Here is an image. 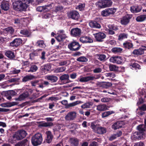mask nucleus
<instances>
[{
  "instance_id": "6e6552de",
  "label": "nucleus",
  "mask_w": 146,
  "mask_h": 146,
  "mask_svg": "<svg viewBox=\"0 0 146 146\" xmlns=\"http://www.w3.org/2000/svg\"><path fill=\"white\" fill-rule=\"evenodd\" d=\"M82 33L81 29L78 27L73 28L71 29L70 34L72 36L75 37H80Z\"/></svg>"
},
{
  "instance_id": "bf43d9fd",
  "label": "nucleus",
  "mask_w": 146,
  "mask_h": 146,
  "mask_svg": "<svg viewBox=\"0 0 146 146\" xmlns=\"http://www.w3.org/2000/svg\"><path fill=\"white\" fill-rule=\"evenodd\" d=\"M48 96L46 94H45L43 96H41L40 98H38V99L35 100V102H43V98H44Z\"/></svg>"
},
{
  "instance_id": "de8ad7c7",
  "label": "nucleus",
  "mask_w": 146,
  "mask_h": 146,
  "mask_svg": "<svg viewBox=\"0 0 146 146\" xmlns=\"http://www.w3.org/2000/svg\"><path fill=\"white\" fill-rule=\"evenodd\" d=\"M139 55H141L144 53V51L146 50V46H142L138 49H137Z\"/></svg>"
},
{
  "instance_id": "a878e982",
  "label": "nucleus",
  "mask_w": 146,
  "mask_h": 146,
  "mask_svg": "<svg viewBox=\"0 0 146 146\" xmlns=\"http://www.w3.org/2000/svg\"><path fill=\"white\" fill-rule=\"evenodd\" d=\"M70 142L73 146H78L79 145L78 139L76 138H71L70 139Z\"/></svg>"
},
{
  "instance_id": "7ed1b4c3",
  "label": "nucleus",
  "mask_w": 146,
  "mask_h": 146,
  "mask_svg": "<svg viewBox=\"0 0 146 146\" xmlns=\"http://www.w3.org/2000/svg\"><path fill=\"white\" fill-rule=\"evenodd\" d=\"M42 140V135L40 133L35 134L31 138L32 144L34 146H37L40 145Z\"/></svg>"
},
{
  "instance_id": "e433bc0d",
  "label": "nucleus",
  "mask_w": 146,
  "mask_h": 146,
  "mask_svg": "<svg viewBox=\"0 0 146 146\" xmlns=\"http://www.w3.org/2000/svg\"><path fill=\"white\" fill-rule=\"evenodd\" d=\"M97 58L101 61H105L106 60V56L105 54H97L96 55Z\"/></svg>"
},
{
  "instance_id": "393cba45",
  "label": "nucleus",
  "mask_w": 146,
  "mask_h": 146,
  "mask_svg": "<svg viewBox=\"0 0 146 146\" xmlns=\"http://www.w3.org/2000/svg\"><path fill=\"white\" fill-rule=\"evenodd\" d=\"M95 78L94 77L91 76H88L85 77H82L80 79H78L79 81L81 82H85L89 81L90 80H93Z\"/></svg>"
},
{
  "instance_id": "4be33fe9",
  "label": "nucleus",
  "mask_w": 146,
  "mask_h": 146,
  "mask_svg": "<svg viewBox=\"0 0 146 146\" xmlns=\"http://www.w3.org/2000/svg\"><path fill=\"white\" fill-rule=\"evenodd\" d=\"M50 5H45L44 6L38 7L36 8V10L39 12L43 11L46 12L49 11L50 9L48 8L50 7Z\"/></svg>"
},
{
  "instance_id": "864d4df0",
  "label": "nucleus",
  "mask_w": 146,
  "mask_h": 146,
  "mask_svg": "<svg viewBox=\"0 0 146 146\" xmlns=\"http://www.w3.org/2000/svg\"><path fill=\"white\" fill-rule=\"evenodd\" d=\"M5 31L7 32L8 33L11 34H13L14 32V29L12 27H9L5 28Z\"/></svg>"
},
{
  "instance_id": "58836bf2",
  "label": "nucleus",
  "mask_w": 146,
  "mask_h": 146,
  "mask_svg": "<svg viewBox=\"0 0 146 146\" xmlns=\"http://www.w3.org/2000/svg\"><path fill=\"white\" fill-rule=\"evenodd\" d=\"M83 102L81 101H77L72 103H70L66 105V108H69L71 107L74 106L79 104L82 103Z\"/></svg>"
},
{
  "instance_id": "ea45409f",
  "label": "nucleus",
  "mask_w": 146,
  "mask_h": 146,
  "mask_svg": "<svg viewBox=\"0 0 146 146\" xmlns=\"http://www.w3.org/2000/svg\"><path fill=\"white\" fill-rule=\"evenodd\" d=\"M53 125V123L52 122H40L39 124L40 127H47L52 126Z\"/></svg>"
},
{
  "instance_id": "4468645a",
  "label": "nucleus",
  "mask_w": 146,
  "mask_h": 146,
  "mask_svg": "<svg viewBox=\"0 0 146 146\" xmlns=\"http://www.w3.org/2000/svg\"><path fill=\"white\" fill-rule=\"evenodd\" d=\"M22 40L20 38H17L15 39L10 43V45L13 47H17L22 43Z\"/></svg>"
},
{
  "instance_id": "aec40b11",
  "label": "nucleus",
  "mask_w": 146,
  "mask_h": 146,
  "mask_svg": "<svg viewBox=\"0 0 146 146\" xmlns=\"http://www.w3.org/2000/svg\"><path fill=\"white\" fill-rule=\"evenodd\" d=\"M89 25L91 28H100L101 27L100 24L95 20H92L89 23Z\"/></svg>"
},
{
  "instance_id": "a19ab883",
  "label": "nucleus",
  "mask_w": 146,
  "mask_h": 146,
  "mask_svg": "<svg viewBox=\"0 0 146 146\" xmlns=\"http://www.w3.org/2000/svg\"><path fill=\"white\" fill-rule=\"evenodd\" d=\"M63 7L60 5L56 6L54 7V11L56 13H60L63 11Z\"/></svg>"
},
{
  "instance_id": "c85d7f7f",
  "label": "nucleus",
  "mask_w": 146,
  "mask_h": 146,
  "mask_svg": "<svg viewBox=\"0 0 146 146\" xmlns=\"http://www.w3.org/2000/svg\"><path fill=\"white\" fill-rule=\"evenodd\" d=\"M136 21L139 22H143L146 20V14H142L137 17Z\"/></svg>"
},
{
  "instance_id": "49530a36",
  "label": "nucleus",
  "mask_w": 146,
  "mask_h": 146,
  "mask_svg": "<svg viewBox=\"0 0 146 146\" xmlns=\"http://www.w3.org/2000/svg\"><path fill=\"white\" fill-rule=\"evenodd\" d=\"M129 67L131 69H141L140 65L137 63H134L131 64L129 65Z\"/></svg>"
},
{
  "instance_id": "a211bd4d",
  "label": "nucleus",
  "mask_w": 146,
  "mask_h": 146,
  "mask_svg": "<svg viewBox=\"0 0 146 146\" xmlns=\"http://www.w3.org/2000/svg\"><path fill=\"white\" fill-rule=\"evenodd\" d=\"M124 124L123 121H118L114 123L112 125V128L114 130H116L122 127Z\"/></svg>"
},
{
  "instance_id": "7c9ffc66",
  "label": "nucleus",
  "mask_w": 146,
  "mask_h": 146,
  "mask_svg": "<svg viewBox=\"0 0 146 146\" xmlns=\"http://www.w3.org/2000/svg\"><path fill=\"white\" fill-rule=\"evenodd\" d=\"M5 55L10 59H13L15 57L14 52L11 50L6 51Z\"/></svg>"
},
{
  "instance_id": "2eb2a0df",
  "label": "nucleus",
  "mask_w": 146,
  "mask_h": 146,
  "mask_svg": "<svg viewBox=\"0 0 146 146\" xmlns=\"http://www.w3.org/2000/svg\"><path fill=\"white\" fill-rule=\"evenodd\" d=\"M142 9V7L141 5H135L130 7L131 11L134 13H136L140 12Z\"/></svg>"
},
{
  "instance_id": "72a5a7b5",
  "label": "nucleus",
  "mask_w": 146,
  "mask_h": 146,
  "mask_svg": "<svg viewBox=\"0 0 146 146\" xmlns=\"http://www.w3.org/2000/svg\"><path fill=\"white\" fill-rule=\"evenodd\" d=\"M107 129L106 128L101 126L98 127L96 133L100 134H103L106 133Z\"/></svg>"
},
{
  "instance_id": "3c124183",
  "label": "nucleus",
  "mask_w": 146,
  "mask_h": 146,
  "mask_svg": "<svg viewBox=\"0 0 146 146\" xmlns=\"http://www.w3.org/2000/svg\"><path fill=\"white\" fill-rule=\"evenodd\" d=\"M35 45L37 46L44 47L45 46L44 42L43 40H38L35 44Z\"/></svg>"
},
{
  "instance_id": "680f3d73",
  "label": "nucleus",
  "mask_w": 146,
  "mask_h": 146,
  "mask_svg": "<svg viewBox=\"0 0 146 146\" xmlns=\"http://www.w3.org/2000/svg\"><path fill=\"white\" fill-rule=\"evenodd\" d=\"M109 28L111 30L116 31L118 29V28L117 26H115L114 25H111L109 27Z\"/></svg>"
},
{
  "instance_id": "ddd939ff",
  "label": "nucleus",
  "mask_w": 146,
  "mask_h": 146,
  "mask_svg": "<svg viewBox=\"0 0 146 146\" xmlns=\"http://www.w3.org/2000/svg\"><path fill=\"white\" fill-rule=\"evenodd\" d=\"M122 60L121 57L118 56H112L110 59V62L118 64H121L122 62Z\"/></svg>"
},
{
  "instance_id": "09e8293b",
  "label": "nucleus",
  "mask_w": 146,
  "mask_h": 146,
  "mask_svg": "<svg viewBox=\"0 0 146 146\" xmlns=\"http://www.w3.org/2000/svg\"><path fill=\"white\" fill-rule=\"evenodd\" d=\"M128 35L127 34L125 33H121L118 36V40H121L127 38Z\"/></svg>"
},
{
  "instance_id": "6e6d98bb",
  "label": "nucleus",
  "mask_w": 146,
  "mask_h": 146,
  "mask_svg": "<svg viewBox=\"0 0 146 146\" xmlns=\"http://www.w3.org/2000/svg\"><path fill=\"white\" fill-rule=\"evenodd\" d=\"M85 6V3H79V5L76 7V9H79L80 11L84 10Z\"/></svg>"
},
{
  "instance_id": "338daca9",
  "label": "nucleus",
  "mask_w": 146,
  "mask_h": 146,
  "mask_svg": "<svg viewBox=\"0 0 146 146\" xmlns=\"http://www.w3.org/2000/svg\"><path fill=\"white\" fill-rule=\"evenodd\" d=\"M21 71L20 70H17L16 69L14 68L12 69L11 72L12 74H17L19 73Z\"/></svg>"
},
{
  "instance_id": "052dcab7",
  "label": "nucleus",
  "mask_w": 146,
  "mask_h": 146,
  "mask_svg": "<svg viewBox=\"0 0 146 146\" xmlns=\"http://www.w3.org/2000/svg\"><path fill=\"white\" fill-rule=\"evenodd\" d=\"M66 68L65 67H58L57 68L56 71L57 72H62L65 71Z\"/></svg>"
},
{
  "instance_id": "20e7f679",
  "label": "nucleus",
  "mask_w": 146,
  "mask_h": 146,
  "mask_svg": "<svg viewBox=\"0 0 146 146\" xmlns=\"http://www.w3.org/2000/svg\"><path fill=\"white\" fill-rule=\"evenodd\" d=\"M81 46L79 42L75 41L71 42L68 45V48L72 51L78 50L80 48Z\"/></svg>"
},
{
  "instance_id": "f03ea898",
  "label": "nucleus",
  "mask_w": 146,
  "mask_h": 146,
  "mask_svg": "<svg viewBox=\"0 0 146 146\" xmlns=\"http://www.w3.org/2000/svg\"><path fill=\"white\" fill-rule=\"evenodd\" d=\"M26 131L24 130H18L15 132L9 139V141L11 144L16 143L17 141H19L25 138L26 136Z\"/></svg>"
},
{
  "instance_id": "412c9836",
  "label": "nucleus",
  "mask_w": 146,
  "mask_h": 146,
  "mask_svg": "<svg viewBox=\"0 0 146 146\" xmlns=\"http://www.w3.org/2000/svg\"><path fill=\"white\" fill-rule=\"evenodd\" d=\"M112 86L111 83L109 82H103L99 84V86L101 88H108Z\"/></svg>"
},
{
  "instance_id": "1a4fd4ad",
  "label": "nucleus",
  "mask_w": 146,
  "mask_h": 146,
  "mask_svg": "<svg viewBox=\"0 0 146 146\" xmlns=\"http://www.w3.org/2000/svg\"><path fill=\"white\" fill-rule=\"evenodd\" d=\"M132 17V15L129 14H127L125 16L123 17L121 19L120 23L123 25H127L130 21V20Z\"/></svg>"
},
{
  "instance_id": "423d86ee",
  "label": "nucleus",
  "mask_w": 146,
  "mask_h": 146,
  "mask_svg": "<svg viewBox=\"0 0 146 146\" xmlns=\"http://www.w3.org/2000/svg\"><path fill=\"white\" fill-rule=\"evenodd\" d=\"M116 10L115 8H108L105 9L101 12V15L103 17H107L114 14Z\"/></svg>"
},
{
  "instance_id": "5701e85b",
  "label": "nucleus",
  "mask_w": 146,
  "mask_h": 146,
  "mask_svg": "<svg viewBox=\"0 0 146 146\" xmlns=\"http://www.w3.org/2000/svg\"><path fill=\"white\" fill-rule=\"evenodd\" d=\"M41 84V81L40 80H36L31 82V84L32 86L36 88H42L43 86L42 84Z\"/></svg>"
},
{
  "instance_id": "39448f33",
  "label": "nucleus",
  "mask_w": 146,
  "mask_h": 146,
  "mask_svg": "<svg viewBox=\"0 0 146 146\" xmlns=\"http://www.w3.org/2000/svg\"><path fill=\"white\" fill-rule=\"evenodd\" d=\"M112 4L111 0H102L98 2L97 5L100 8H104L110 7Z\"/></svg>"
},
{
  "instance_id": "f257e3e1",
  "label": "nucleus",
  "mask_w": 146,
  "mask_h": 146,
  "mask_svg": "<svg viewBox=\"0 0 146 146\" xmlns=\"http://www.w3.org/2000/svg\"><path fill=\"white\" fill-rule=\"evenodd\" d=\"M31 2V0L16 1L13 3V6L14 9L17 11H25Z\"/></svg>"
},
{
  "instance_id": "6ab92c4d",
  "label": "nucleus",
  "mask_w": 146,
  "mask_h": 146,
  "mask_svg": "<svg viewBox=\"0 0 146 146\" xmlns=\"http://www.w3.org/2000/svg\"><path fill=\"white\" fill-rule=\"evenodd\" d=\"M143 135L142 133H140L139 132H135L131 136V139L134 140L141 139L143 138Z\"/></svg>"
},
{
  "instance_id": "e2e57ef3",
  "label": "nucleus",
  "mask_w": 146,
  "mask_h": 146,
  "mask_svg": "<svg viewBox=\"0 0 146 146\" xmlns=\"http://www.w3.org/2000/svg\"><path fill=\"white\" fill-rule=\"evenodd\" d=\"M90 105H91L90 103H86L82 105L81 107L82 108H89Z\"/></svg>"
},
{
  "instance_id": "603ef678",
  "label": "nucleus",
  "mask_w": 146,
  "mask_h": 146,
  "mask_svg": "<svg viewBox=\"0 0 146 146\" xmlns=\"http://www.w3.org/2000/svg\"><path fill=\"white\" fill-rule=\"evenodd\" d=\"M115 113L114 111H106L102 113V117L103 118L105 117Z\"/></svg>"
},
{
  "instance_id": "dca6fc26",
  "label": "nucleus",
  "mask_w": 146,
  "mask_h": 146,
  "mask_svg": "<svg viewBox=\"0 0 146 146\" xmlns=\"http://www.w3.org/2000/svg\"><path fill=\"white\" fill-rule=\"evenodd\" d=\"M1 9L5 11L8 10L9 8V2L6 1H3L1 3L0 5Z\"/></svg>"
},
{
  "instance_id": "473e14b6",
  "label": "nucleus",
  "mask_w": 146,
  "mask_h": 146,
  "mask_svg": "<svg viewBox=\"0 0 146 146\" xmlns=\"http://www.w3.org/2000/svg\"><path fill=\"white\" fill-rule=\"evenodd\" d=\"M123 45L124 48L126 49H130L133 48V45L130 41H125L123 44Z\"/></svg>"
},
{
  "instance_id": "4d7b16f0",
  "label": "nucleus",
  "mask_w": 146,
  "mask_h": 146,
  "mask_svg": "<svg viewBox=\"0 0 146 146\" xmlns=\"http://www.w3.org/2000/svg\"><path fill=\"white\" fill-rule=\"evenodd\" d=\"M137 129L138 130L140 133H142V134H143L145 130L143 127V125H139L137 127Z\"/></svg>"
},
{
  "instance_id": "c03bdc74",
  "label": "nucleus",
  "mask_w": 146,
  "mask_h": 146,
  "mask_svg": "<svg viewBox=\"0 0 146 146\" xmlns=\"http://www.w3.org/2000/svg\"><path fill=\"white\" fill-rule=\"evenodd\" d=\"M112 52L115 53H121L123 50V49L121 48L115 47L112 48L111 50Z\"/></svg>"
},
{
  "instance_id": "2f4dec72",
  "label": "nucleus",
  "mask_w": 146,
  "mask_h": 146,
  "mask_svg": "<svg viewBox=\"0 0 146 146\" xmlns=\"http://www.w3.org/2000/svg\"><path fill=\"white\" fill-rule=\"evenodd\" d=\"M107 109L108 106L106 104H100L97 106V110L99 111H104Z\"/></svg>"
},
{
  "instance_id": "bb28decb",
  "label": "nucleus",
  "mask_w": 146,
  "mask_h": 146,
  "mask_svg": "<svg viewBox=\"0 0 146 146\" xmlns=\"http://www.w3.org/2000/svg\"><path fill=\"white\" fill-rule=\"evenodd\" d=\"M28 96V92H26L20 95L18 98L15 99V100L16 101H21L27 97Z\"/></svg>"
},
{
  "instance_id": "9b49d317",
  "label": "nucleus",
  "mask_w": 146,
  "mask_h": 146,
  "mask_svg": "<svg viewBox=\"0 0 146 146\" xmlns=\"http://www.w3.org/2000/svg\"><path fill=\"white\" fill-rule=\"evenodd\" d=\"M96 40L98 42H102L106 37V35L103 33L99 32L94 34Z\"/></svg>"
},
{
  "instance_id": "c9c22d12",
  "label": "nucleus",
  "mask_w": 146,
  "mask_h": 146,
  "mask_svg": "<svg viewBox=\"0 0 146 146\" xmlns=\"http://www.w3.org/2000/svg\"><path fill=\"white\" fill-rule=\"evenodd\" d=\"M67 36L65 34H60L55 37L56 40L59 42H60L64 40Z\"/></svg>"
},
{
  "instance_id": "f8f14e48",
  "label": "nucleus",
  "mask_w": 146,
  "mask_h": 146,
  "mask_svg": "<svg viewBox=\"0 0 146 146\" xmlns=\"http://www.w3.org/2000/svg\"><path fill=\"white\" fill-rule=\"evenodd\" d=\"M76 112L72 111L68 112L65 117V119L68 121L73 120L76 118Z\"/></svg>"
},
{
  "instance_id": "13d9d810",
  "label": "nucleus",
  "mask_w": 146,
  "mask_h": 146,
  "mask_svg": "<svg viewBox=\"0 0 146 146\" xmlns=\"http://www.w3.org/2000/svg\"><path fill=\"white\" fill-rule=\"evenodd\" d=\"M109 67L110 70L111 71H116L118 69V68L115 65L110 64Z\"/></svg>"
},
{
  "instance_id": "0e129e2a",
  "label": "nucleus",
  "mask_w": 146,
  "mask_h": 146,
  "mask_svg": "<svg viewBox=\"0 0 146 146\" xmlns=\"http://www.w3.org/2000/svg\"><path fill=\"white\" fill-rule=\"evenodd\" d=\"M91 128L96 133V132L97 129L98 127V126H97L96 125H95L94 123H91Z\"/></svg>"
},
{
  "instance_id": "cd10ccee",
  "label": "nucleus",
  "mask_w": 146,
  "mask_h": 146,
  "mask_svg": "<svg viewBox=\"0 0 146 146\" xmlns=\"http://www.w3.org/2000/svg\"><path fill=\"white\" fill-rule=\"evenodd\" d=\"M28 96V92H26L20 95L18 98L15 99V100L16 101H21L27 97Z\"/></svg>"
},
{
  "instance_id": "9d476101",
  "label": "nucleus",
  "mask_w": 146,
  "mask_h": 146,
  "mask_svg": "<svg viewBox=\"0 0 146 146\" xmlns=\"http://www.w3.org/2000/svg\"><path fill=\"white\" fill-rule=\"evenodd\" d=\"M59 79L64 84L72 82L69 80V75L68 74H64L61 76L59 77Z\"/></svg>"
},
{
  "instance_id": "8fccbe9b",
  "label": "nucleus",
  "mask_w": 146,
  "mask_h": 146,
  "mask_svg": "<svg viewBox=\"0 0 146 146\" xmlns=\"http://www.w3.org/2000/svg\"><path fill=\"white\" fill-rule=\"evenodd\" d=\"M47 79L48 80L51 81L52 82H54L57 80L58 78L56 76L51 75L48 76Z\"/></svg>"
},
{
  "instance_id": "37998d69",
  "label": "nucleus",
  "mask_w": 146,
  "mask_h": 146,
  "mask_svg": "<svg viewBox=\"0 0 146 146\" xmlns=\"http://www.w3.org/2000/svg\"><path fill=\"white\" fill-rule=\"evenodd\" d=\"M31 66L30 67V69L29 70H27L26 71L28 72H36L38 69V67L37 66L33 64L30 65Z\"/></svg>"
},
{
  "instance_id": "79ce46f5",
  "label": "nucleus",
  "mask_w": 146,
  "mask_h": 146,
  "mask_svg": "<svg viewBox=\"0 0 146 146\" xmlns=\"http://www.w3.org/2000/svg\"><path fill=\"white\" fill-rule=\"evenodd\" d=\"M28 143V141L27 139H25L21 141L16 144L15 146H25Z\"/></svg>"
},
{
  "instance_id": "5fc2aeb1",
  "label": "nucleus",
  "mask_w": 146,
  "mask_h": 146,
  "mask_svg": "<svg viewBox=\"0 0 146 146\" xmlns=\"http://www.w3.org/2000/svg\"><path fill=\"white\" fill-rule=\"evenodd\" d=\"M77 60L79 62H86L88 61V59L85 56H82L77 58Z\"/></svg>"
},
{
  "instance_id": "a18cd8bd",
  "label": "nucleus",
  "mask_w": 146,
  "mask_h": 146,
  "mask_svg": "<svg viewBox=\"0 0 146 146\" xmlns=\"http://www.w3.org/2000/svg\"><path fill=\"white\" fill-rule=\"evenodd\" d=\"M34 78V76L32 75H27L23 78L22 80L23 82H26L33 79Z\"/></svg>"
},
{
  "instance_id": "b1692460",
  "label": "nucleus",
  "mask_w": 146,
  "mask_h": 146,
  "mask_svg": "<svg viewBox=\"0 0 146 146\" xmlns=\"http://www.w3.org/2000/svg\"><path fill=\"white\" fill-rule=\"evenodd\" d=\"M80 42L83 43H91L93 42V40L90 37L87 36L81 37L80 38Z\"/></svg>"
},
{
  "instance_id": "f704fd0d",
  "label": "nucleus",
  "mask_w": 146,
  "mask_h": 146,
  "mask_svg": "<svg viewBox=\"0 0 146 146\" xmlns=\"http://www.w3.org/2000/svg\"><path fill=\"white\" fill-rule=\"evenodd\" d=\"M17 104L15 102H7L5 103L2 104H1V106L4 107L9 108L14 106L17 105Z\"/></svg>"
},
{
  "instance_id": "69168bd1",
  "label": "nucleus",
  "mask_w": 146,
  "mask_h": 146,
  "mask_svg": "<svg viewBox=\"0 0 146 146\" xmlns=\"http://www.w3.org/2000/svg\"><path fill=\"white\" fill-rule=\"evenodd\" d=\"M102 71V69L98 67L95 69L93 70V72L95 73H99L101 72Z\"/></svg>"
},
{
  "instance_id": "c756f323",
  "label": "nucleus",
  "mask_w": 146,
  "mask_h": 146,
  "mask_svg": "<svg viewBox=\"0 0 146 146\" xmlns=\"http://www.w3.org/2000/svg\"><path fill=\"white\" fill-rule=\"evenodd\" d=\"M51 68V66L48 64H45L41 67L40 69L42 72L45 73H47Z\"/></svg>"
},
{
  "instance_id": "f3484780",
  "label": "nucleus",
  "mask_w": 146,
  "mask_h": 146,
  "mask_svg": "<svg viewBox=\"0 0 146 146\" xmlns=\"http://www.w3.org/2000/svg\"><path fill=\"white\" fill-rule=\"evenodd\" d=\"M45 134L46 135L45 139L46 142L48 143H50L52 141L53 138V136L51 132L50 131H46L45 133Z\"/></svg>"
},
{
  "instance_id": "0eeeda50",
  "label": "nucleus",
  "mask_w": 146,
  "mask_h": 146,
  "mask_svg": "<svg viewBox=\"0 0 146 146\" xmlns=\"http://www.w3.org/2000/svg\"><path fill=\"white\" fill-rule=\"evenodd\" d=\"M67 16L69 18L78 21L80 17V15L76 11L72 10L67 13Z\"/></svg>"
},
{
  "instance_id": "4c0bfd02",
  "label": "nucleus",
  "mask_w": 146,
  "mask_h": 146,
  "mask_svg": "<svg viewBox=\"0 0 146 146\" xmlns=\"http://www.w3.org/2000/svg\"><path fill=\"white\" fill-rule=\"evenodd\" d=\"M21 34L24 35L25 36L29 37L31 36V32L28 30L26 29L21 30L20 31Z\"/></svg>"
},
{
  "instance_id": "774afa93",
  "label": "nucleus",
  "mask_w": 146,
  "mask_h": 146,
  "mask_svg": "<svg viewBox=\"0 0 146 146\" xmlns=\"http://www.w3.org/2000/svg\"><path fill=\"white\" fill-rule=\"evenodd\" d=\"M111 99L106 97L102 98L101 99V101L102 102H107L110 101Z\"/></svg>"
}]
</instances>
